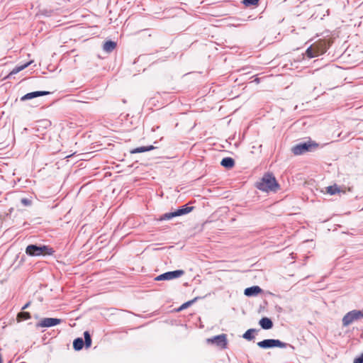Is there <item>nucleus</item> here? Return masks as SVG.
I'll use <instances>...</instances> for the list:
<instances>
[{
	"instance_id": "nucleus-33",
	"label": "nucleus",
	"mask_w": 363,
	"mask_h": 363,
	"mask_svg": "<svg viewBox=\"0 0 363 363\" xmlns=\"http://www.w3.org/2000/svg\"><path fill=\"white\" fill-rule=\"evenodd\" d=\"M0 363H2V358H1V355L0 354Z\"/></svg>"
},
{
	"instance_id": "nucleus-32",
	"label": "nucleus",
	"mask_w": 363,
	"mask_h": 363,
	"mask_svg": "<svg viewBox=\"0 0 363 363\" xmlns=\"http://www.w3.org/2000/svg\"><path fill=\"white\" fill-rule=\"evenodd\" d=\"M158 128H159V126H155V127H153V128H152V130L155 132V131L156 130H157Z\"/></svg>"
},
{
	"instance_id": "nucleus-15",
	"label": "nucleus",
	"mask_w": 363,
	"mask_h": 363,
	"mask_svg": "<svg viewBox=\"0 0 363 363\" xmlns=\"http://www.w3.org/2000/svg\"><path fill=\"white\" fill-rule=\"evenodd\" d=\"M194 206H189V204H185L174 211L177 217H179L189 213L194 210Z\"/></svg>"
},
{
	"instance_id": "nucleus-8",
	"label": "nucleus",
	"mask_w": 363,
	"mask_h": 363,
	"mask_svg": "<svg viewBox=\"0 0 363 363\" xmlns=\"http://www.w3.org/2000/svg\"><path fill=\"white\" fill-rule=\"evenodd\" d=\"M363 318V310H352L347 313L342 318L343 326H348L354 321Z\"/></svg>"
},
{
	"instance_id": "nucleus-5",
	"label": "nucleus",
	"mask_w": 363,
	"mask_h": 363,
	"mask_svg": "<svg viewBox=\"0 0 363 363\" xmlns=\"http://www.w3.org/2000/svg\"><path fill=\"white\" fill-rule=\"evenodd\" d=\"M257 345L262 349H272L275 347L279 348H286L287 347H290L292 350L295 349V347L286 342H282L279 339H264L262 341H259L257 343Z\"/></svg>"
},
{
	"instance_id": "nucleus-30",
	"label": "nucleus",
	"mask_w": 363,
	"mask_h": 363,
	"mask_svg": "<svg viewBox=\"0 0 363 363\" xmlns=\"http://www.w3.org/2000/svg\"><path fill=\"white\" fill-rule=\"evenodd\" d=\"M32 63V61H30L26 64H23V65H21L20 66H16L15 68H21V69H23V68H26L28 66H29L30 64Z\"/></svg>"
},
{
	"instance_id": "nucleus-29",
	"label": "nucleus",
	"mask_w": 363,
	"mask_h": 363,
	"mask_svg": "<svg viewBox=\"0 0 363 363\" xmlns=\"http://www.w3.org/2000/svg\"><path fill=\"white\" fill-rule=\"evenodd\" d=\"M353 363H363V352L354 359Z\"/></svg>"
},
{
	"instance_id": "nucleus-7",
	"label": "nucleus",
	"mask_w": 363,
	"mask_h": 363,
	"mask_svg": "<svg viewBox=\"0 0 363 363\" xmlns=\"http://www.w3.org/2000/svg\"><path fill=\"white\" fill-rule=\"evenodd\" d=\"M206 342L208 344L215 345L221 350L226 349L228 344L227 335L224 333L208 338Z\"/></svg>"
},
{
	"instance_id": "nucleus-6",
	"label": "nucleus",
	"mask_w": 363,
	"mask_h": 363,
	"mask_svg": "<svg viewBox=\"0 0 363 363\" xmlns=\"http://www.w3.org/2000/svg\"><path fill=\"white\" fill-rule=\"evenodd\" d=\"M84 339L82 337H77L73 340V349L75 351H80L84 347L86 349L91 347L92 339L89 331L84 332Z\"/></svg>"
},
{
	"instance_id": "nucleus-17",
	"label": "nucleus",
	"mask_w": 363,
	"mask_h": 363,
	"mask_svg": "<svg viewBox=\"0 0 363 363\" xmlns=\"http://www.w3.org/2000/svg\"><path fill=\"white\" fill-rule=\"evenodd\" d=\"M235 162L233 157H223L220 162V165L227 169H230L235 166Z\"/></svg>"
},
{
	"instance_id": "nucleus-23",
	"label": "nucleus",
	"mask_w": 363,
	"mask_h": 363,
	"mask_svg": "<svg viewBox=\"0 0 363 363\" xmlns=\"http://www.w3.org/2000/svg\"><path fill=\"white\" fill-rule=\"evenodd\" d=\"M175 217H177V216L175 214V211H174L167 212V213H165L161 215L160 216V218H158V220L162 221V220H171Z\"/></svg>"
},
{
	"instance_id": "nucleus-9",
	"label": "nucleus",
	"mask_w": 363,
	"mask_h": 363,
	"mask_svg": "<svg viewBox=\"0 0 363 363\" xmlns=\"http://www.w3.org/2000/svg\"><path fill=\"white\" fill-rule=\"evenodd\" d=\"M184 271L182 269H177L174 271H169L161 274L155 278V281H166L172 280L181 277L184 274Z\"/></svg>"
},
{
	"instance_id": "nucleus-24",
	"label": "nucleus",
	"mask_w": 363,
	"mask_h": 363,
	"mask_svg": "<svg viewBox=\"0 0 363 363\" xmlns=\"http://www.w3.org/2000/svg\"><path fill=\"white\" fill-rule=\"evenodd\" d=\"M31 318V315L29 312L22 311L17 315L18 321L28 320Z\"/></svg>"
},
{
	"instance_id": "nucleus-12",
	"label": "nucleus",
	"mask_w": 363,
	"mask_h": 363,
	"mask_svg": "<svg viewBox=\"0 0 363 363\" xmlns=\"http://www.w3.org/2000/svg\"><path fill=\"white\" fill-rule=\"evenodd\" d=\"M262 292V289L261 287L257 285L247 287L244 290V294L247 297L256 296Z\"/></svg>"
},
{
	"instance_id": "nucleus-22",
	"label": "nucleus",
	"mask_w": 363,
	"mask_h": 363,
	"mask_svg": "<svg viewBox=\"0 0 363 363\" xmlns=\"http://www.w3.org/2000/svg\"><path fill=\"white\" fill-rule=\"evenodd\" d=\"M341 191L340 188L336 184L326 187V192L330 195H335Z\"/></svg>"
},
{
	"instance_id": "nucleus-25",
	"label": "nucleus",
	"mask_w": 363,
	"mask_h": 363,
	"mask_svg": "<svg viewBox=\"0 0 363 363\" xmlns=\"http://www.w3.org/2000/svg\"><path fill=\"white\" fill-rule=\"evenodd\" d=\"M201 73L202 72H189V73L184 74L183 75V77L184 78H192L194 79H198L200 77Z\"/></svg>"
},
{
	"instance_id": "nucleus-16",
	"label": "nucleus",
	"mask_w": 363,
	"mask_h": 363,
	"mask_svg": "<svg viewBox=\"0 0 363 363\" xmlns=\"http://www.w3.org/2000/svg\"><path fill=\"white\" fill-rule=\"evenodd\" d=\"M40 72H37L36 74L38 77H42L46 79H52L57 77L59 72H56V69H48L47 71H43V69H40Z\"/></svg>"
},
{
	"instance_id": "nucleus-20",
	"label": "nucleus",
	"mask_w": 363,
	"mask_h": 363,
	"mask_svg": "<svg viewBox=\"0 0 363 363\" xmlns=\"http://www.w3.org/2000/svg\"><path fill=\"white\" fill-rule=\"evenodd\" d=\"M258 330L255 328H250L247 330L242 335V337L246 340L251 341L255 339V333Z\"/></svg>"
},
{
	"instance_id": "nucleus-10",
	"label": "nucleus",
	"mask_w": 363,
	"mask_h": 363,
	"mask_svg": "<svg viewBox=\"0 0 363 363\" xmlns=\"http://www.w3.org/2000/svg\"><path fill=\"white\" fill-rule=\"evenodd\" d=\"M62 319L57 318H43L35 324V328H50L62 323Z\"/></svg>"
},
{
	"instance_id": "nucleus-1",
	"label": "nucleus",
	"mask_w": 363,
	"mask_h": 363,
	"mask_svg": "<svg viewBox=\"0 0 363 363\" xmlns=\"http://www.w3.org/2000/svg\"><path fill=\"white\" fill-rule=\"evenodd\" d=\"M257 189L264 192H277L280 189V185L274 175L271 172L265 173L259 182H256Z\"/></svg>"
},
{
	"instance_id": "nucleus-11",
	"label": "nucleus",
	"mask_w": 363,
	"mask_h": 363,
	"mask_svg": "<svg viewBox=\"0 0 363 363\" xmlns=\"http://www.w3.org/2000/svg\"><path fill=\"white\" fill-rule=\"evenodd\" d=\"M51 92L48 91H35L26 94L21 98V101L31 100L33 99L43 96L50 94Z\"/></svg>"
},
{
	"instance_id": "nucleus-21",
	"label": "nucleus",
	"mask_w": 363,
	"mask_h": 363,
	"mask_svg": "<svg viewBox=\"0 0 363 363\" xmlns=\"http://www.w3.org/2000/svg\"><path fill=\"white\" fill-rule=\"evenodd\" d=\"M116 47V43L113 41H106L103 46V49L106 52H112Z\"/></svg>"
},
{
	"instance_id": "nucleus-18",
	"label": "nucleus",
	"mask_w": 363,
	"mask_h": 363,
	"mask_svg": "<svg viewBox=\"0 0 363 363\" xmlns=\"http://www.w3.org/2000/svg\"><path fill=\"white\" fill-rule=\"evenodd\" d=\"M156 148L155 146L152 145H147V146H140L135 148L132 149L130 152V154H136V153H142L150 150H153Z\"/></svg>"
},
{
	"instance_id": "nucleus-3",
	"label": "nucleus",
	"mask_w": 363,
	"mask_h": 363,
	"mask_svg": "<svg viewBox=\"0 0 363 363\" xmlns=\"http://www.w3.org/2000/svg\"><path fill=\"white\" fill-rule=\"evenodd\" d=\"M319 146V144L311 139L303 141L294 145L291 152L294 155H301L306 152L315 151Z\"/></svg>"
},
{
	"instance_id": "nucleus-13",
	"label": "nucleus",
	"mask_w": 363,
	"mask_h": 363,
	"mask_svg": "<svg viewBox=\"0 0 363 363\" xmlns=\"http://www.w3.org/2000/svg\"><path fill=\"white\" fill-rule=\"evenodd\" d=\"M281 75L280 74H276V75H274L273 74H267V75H263L262 73H260V74H257L255 76H253V81L252 82H256L257 84H259L262 82H264V81H266V80H269V79H274V78H279Z\"/></svg>"
},
{
	"instance_id": "nucleus-2",
	"label": "nucleus",
	"mask_w": 363,
	"mask_h": 363,
	"mask_svg": "<svg viewBox=\"0 0 363 363\" xmlns=\"http://www.w3.org/2000/svg\"><path fill=\"white\" fill-rule=\"evenodd\" d=\"M26 254L30 257L51 256L55 250L49 245L42 244H30L26 247Z\"/></svg>"
},
{
	"instance_id": "nucleus-31",
	"label": "nucleus",
	"mask_w": 363,
	"mask_h": 363,
	"mask_svg": "<svg viewBox=\"0 0 363 363\" xmlns=\"http://www.w3.org/2000/svg\"><path fill=\"white\" fill-rule=\"evenodd\" d=\"M30 305V302H27L21 308L22 311H24L25 309L28 308L29 306Z\"/></svg>"
},
{
	"instance_id": "nucleus-14",
	"label": "nucleus",
	"mask_w": 363,
	"mask_h": 363,
	"mask_svg": "<svg viewBox=\"0 0 363 363\" xmlns=\"http://www.w3.org/2000/svg\"><path fill=\"white\" fill-rule=\"evenodd\" d=\"M259 325H260L261 328L263 330H270L273 328L274 323L271 318L268 317H262L259 320Z\"/></svg>"
},
{
	"instance_id": "nucleus-4",
	"label": "nucleus",
	"mask_w": 363,
	"mask_h": 363,
	"mask_svg": "<svg viewBox=\"0 0 363 363\" xmlns=\"http://www.w3.org/2000/svg\"><path fill=\"white\" fill-rule=\"evenodd\" d=\"M329 48V43L325 40H319L309 46L306 55L309 58L318 57L324 54Z\"/></svg>"
},
{
	"instance_id": "nucleus-19",
	"label": "nucleus",
	"mask_w": 363,
	"mask_h": 363,
	"mask_svg": "<svg viewBox=\"0 0 363 363\" xmlns=\"http://www.w3.org/2000/svg\"><path fill=\"white\" fill-rule=\"evenodd\" d=\"M206 296H203V297H200V296H196L194 298L191 299V300H189L184 303H182L177 310L176 311L177 312H180L187 308H189V306H191L193 303H194L197 300L199 299H201V298H205Z\"/></svg>"
},
{
	"instance_id": "nucleus-28",
	"label": "nucleus",
	"mask_w": 363,
	"mask_h": 363,
	"mask_svg": "<svg viewBox=\"0 0 363 363\" xmlns=\"http://www.w3.org/2000/svg\"><path fill=\"white\" fill-rule=\"evenodd\" d=\"M259 0H244L243 3L246 6L249 5H256L258 3Z\"/></svg>"
},
{
	"instance_id": "nucleus-26",
	"label": "nucleus",
	"mask_w": 363,
	"mask_h": 363,
	"mask_svg": "<svg viewBox=\"0 0 363 363\" xmlns=\"http://www.w3.org/2000/svg\"><path fill=\"white\" fill-rule=\"evenodd\" d=\"M21 203L24 206H30L32 204V201L28 198H22L21 199Z\"/></svg>"
},
{
	"instance_id": "nucleus-27",
	"label": "nucleus",
	"mask_w": 363,
	"mask_h": 363,
	"mask_svg": "<svg viewBox=\"0 0 363 363\" xmlns=\"http://www.w3.org/2000/svg\"><path fill=\"white\" fill-rule=\"evenodd\" d=\"M22 69H12V71L10 73H9L6 77H4L2 80H5L6 79L10 78L12 75L18 73Z\"/></svg>"
}]
</instances>
